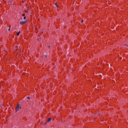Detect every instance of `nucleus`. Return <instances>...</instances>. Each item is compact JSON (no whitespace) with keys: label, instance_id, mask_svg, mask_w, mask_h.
I'll return each instance as SVG.
<instances>
[{"label":"nucleus","instance_id":"f257e3e1","mask_svg":"<svg viewBox=\"0 0 128 128\" xmlns=\"http://www.w3.org/2000/svg\"><path fill=\"white\" fill-rule=\"evenodd\" d=\"M20 110V108H22L20 107V104H18L17 105V106H16V112H18L19 110Z\"/></svg>","mask_w":128,"mask_h":128},{"label":"nucleus","instance_id":"f03ea898","mask_svg":"<svg viewBox=\"0 0 128 128\" xmlns=\"http://www.w3.org/2000/svg\"><path fill=\"white\" fill-rule=\"evenodd\" d=\"M26 21H23L20 22V24H26Z\"/></svg>","mask_w":128,"mask_h":128},{"label":"nucleus","instance_id":"7ed1b4c3","mask_svg":"<svg viewBox=\"0 0 128 128\" xmlns=\"http://www.w3.org/2000/svg\"><path fill=\"white\" fill-rule=\"evenodd\" d=\"M50 120H52V118H48V122H50Z\"/></svg>","mask_w":128,"mask_h":128},{"label":"nucleus","instance_id":"20e7f679","mask_svg":"<svg viewBox=\"0 0 128 128\" xmlns=\"http://www.w3.org/2000/svg\"><path fill=\"white\" fill-rule=\"evenodd\" d=\"M38 42H40V36L38 37Z\"/></svg>","mask_w":128,"mask_h":128},{"label":"nucleus","instance_id":"39448f33","mask_svg":"<svg viewBox=\"0 0 128 128\" xmlns=\"http://www.w3.org/2000/svg\"><path fill=\"white\" fill-rule=\"evenodd\" d=\"M55 6H56V8H58V4L56 3L55 4Z\"/></svg>","mask_w":128,"mask_h":128},{"label":"nucleus","instance_id":"423d86ee","mask_svg":"<svg viewBox=\"0 0 128 128\" xmlns=\"http://www.w3.org/2000/svg\"><path fill=\"white\" fill-rule=\"evenodd\" d=\"M20 32H18V34H17V36H20Z\"/></svg>","mask_w":128,"mask_h":128},{"label":"nucleus","instance_id":"0eeeda50","mask_svg":"<svg viewBox=\"0 0 128 128\" xmlns=\"http://www.w3.org/2000/svg\"><path fill=\"white\" fill-rule=\"evenodd\" d=\"M8 31H10V27L8 29Z\"/></svg>","mask_w":128,"mask_h":128},{"label":"nucleus","instance_id":"6e6552de","mask_svg":"<svg viewBox=\"0 0 128 128\" xmlns=\"http://www.w3.org/2000/svg\"><path fill=\"white\" fill-rule=\"evenodd\" d=\"M46 56H48V54H46L45 55V58H46Z\"/></svg>","mask_w":128,"mask_h":128},{"label":"nucleus","instance_id":"1a4fd4ad","mask_svg":"<svg viewBox=\"0 0 128 128\" xmlns=\"http://www.w3.org/2000/svg\"><path fill=\"white\" fill-rule=\"evenodd\" d=\"M22 16H26L24 14H22Z\"/></svg>","mask_w":128,"mask_h":128},{"label":"nucleus","instance_id":"9d476101","mask_svg":"<svg viewBox=\"0 0 128 128\" xmlns=\"http://www.w3.org/2000/svg\"><path fill=\"white\" fill-rule=\"evenodd\" d=\"M26 16H24V20H26Z\"/></svg>","mask_w":128,"mask_h":128},{"label":"nucleus","instance_id":"9b49d317","mask_svg":"<svg viewBox=\"0 0 128 128\" xmlns=\"http://www.w3.org/2000/svg\"><path fill=\"white\" fill-rule=\"evenodd\" d=\"M30 97H28V100H30Z\"/></svg>","mask_w":128,"mask_h":128},{"label":"nucleus","instance_id":"f8f14e48","mask_svg":"<svg viewBox=\"0 0 128 128\" xmlns=\"http://www.w3.org/2000/svg\"><path fill=\"white\" fill-rule=\"evenodd\" d=\"M83 22H84V20H82L81 22L82 24Z\"/></svg>","mask_w":128,"mask_h":128},{"label":"nucleus","instance_id":"ddd939ff","mask_svg":"<svg viewBox=\"0 0 128 128\" xmlns=\"http://www.w3.org/2000/svg\"><path fill=\"white\" fill-rule=\"evenodd\" d=\"M26 8L28 10V7H27Z\"/></svg>","mask_w":128,"mask_h":128},{"label":"nucleus","instance_id":"4468645a","mask_svg":"<svg viewBox=\"0 0 128 128\" xmlns=\"http://www.w3.org/2000/svg\"><path fill=\"white\" fill-rule=\"evenodd\" d=\"M125 46H128V45H127V44H125Z\"/></svg>","mask_w":128,"mask_h":128},{"label":"nucleus","instance_id":"2eb2a0df","mask_svg":"<svg viewBox=\"0 0 128 128\" xmlns=\"http://www.w3.org/2000/svg\"><path fill=\"white\" fill-rule=\"evenodd\" d=\"M44 124H46V123H45Z\"/></svg>","mask_w":128,"mask_h":128},{"label":"nucleus","instance_id":"dca6fc26","mask_svg":"<svg viewBox=\"0 0 128 128\" xmlns=\"http://www.w3.org/2000/svg\"><path fill=\"white\" fill-rule=\"evenodd\" d=\"M26 12H28V11H26Z\"/></svg>","mask_w":128,"mask_h":128},{"label":"nucleus","instance_id":"f3484780","mask_svg":"<svg viewBox=\"0 0 128 128\" xmlns=\"http://www.w3.org/2000/svg\"><path fill=\"white\" fill-rule=\"evenodd\" d=\"M18 49H16V50H17Z\"/></svg>","mask_w":128,"mask_h":128}]
</instances>
